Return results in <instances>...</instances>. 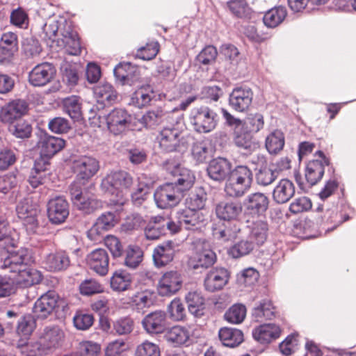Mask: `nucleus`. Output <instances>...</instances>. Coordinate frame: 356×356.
<instances>
[{"label":"nucleus","mask_w":356,"mask_h":356,"mask_svg":"<svg viewBox=\"0 0 356 356\" xmlns=\"http://www.w3.org/2000/svg\"><path fill=\"white\" fill-rule=\"evenodd\" d=\"M117 211L103 212L96 220L89 234L103 235L104 232L112 229L118 223Z\"/></svg>","instance_id":"c9c22d12"},{"label":"nucleus","mask_w":356,"mask_h":356,"mask_svg":"<svg viewBox=\"0 0 356 356\" xmlns=\"http://www.w3.org/2000/svg\"><path fill=\"white\" fill-rule=\"evenodd\" d=\"M284 144V134L279 129H275L270 132L265 141L266 148L270 154H277L283 149Z\"/></svg>","instance_id":"864d4df0"},{"label":"nucleus","mask_w":356,"mask_h":356,"mask_svg":"<svg viewBox=\"0 0 356 356\" xmlns=\"http://www.w3.org/2000/svg\"><path fill=\"white\" fill-rule=\"evenodd\" d=\"M70 214V205L63 196L50 199L47 204V215L49 221L54 225L64 223Z\"/></svg>","instance_id":"f3484780"},{"label":"nucleus","mask_w":356,"mask_h":356,"mask_svg":"<svg viewBox=\"0 0 356 356\" xmlns=\"http://www.w3.org/2000/svg\"><path fill=\"white\" fill-rule=\"evenodd\" d=\"M259 277V272L255 268L249 267L237 274L236 282L240 286H251L257 282Z\"/></svg>","instance_id":"0e129e2a"},{"label":"nucleus","mask_w":356,"mask_h":356,"mask_svg":"<svg viewBox=\"0 0 356 356\" xmlns=\"http://www.w3.org/2000/svg\"><path fill=\"white\" fill-rule=\"evenodd\" d=\"M269 203V198L265 193L261 192L250 193L243 202L245 214L252 218L264 216L268 209Z\"/></svg>","instance_id":"2eb2a0df"},{"label":"nucleus","mask_w":356,"mask_h":356,"mask_svg":"<svg viewBox=\"0 0 356 356\" xmlns=\"http://www.w3.org/2000/svg\"><path fill=\"white\" fill-rule=\"evenodd\" d=\"M17 152L8 147H0V170H6L16 163Z\"/></svg>","instance_id":"69168bd1"},{"label":"nucleus","mask_w":356,"mask_h":356,"mask_svg":"<svg viewBox=\"0 0 356 356\" xmlns=\"http://www.w3.org/2000/svg\"><path fill=\"white\" fill-rule=\"evenodd\" d=\"M234 143L244 155L251 154L259 148V143L253 138V134L241 127L234 131Z\"/></svg>","instance_id":"e433bc0d"},{"label":"nucleus","mask_w":356,"mask_h":356,"mask_svg":"<svg viewBox=\"0 0 356 356\" xmlns=\"http://www.w3.org/2000/svg\"><path fill=\"white\" fill-rule=\"evenodd\" d=\"M281 328L275 323H264L252 330L254 339L262 344H268L280 337Z\"/></svg>","instance_id":"f704fd0d"},{"label":"nucleus","mask_w":356,"mask_h":356,"mask_svg":"<svg viewBox=\"0 0 356 356\" xmlns=\"http://www.w3.org/2000/svg\"><path fill=\"white\" fill-rule=\"evenodd\" d=\"M154 97L155 95L152 86H142L132 94L129 104L141 108L147 106Z\"/></svg>","instance_id":"37998d69"},{"label":"nucleus","mask_w":356,"mask_h":356,"mask_svg":"<svg viewBox=\"0 0 356 356\" xmlns=\"http://www.w3.org/2000/svg\"><path fill=\"white\" fill-rule=\"evenodd\" d=\"M227 6L232 14L240 19H251L252 10L245 0H229Z\"/></svg>","instance_id":"6e6d98bb"},{"label":"nucleus","mask_w":356,"mask_h":356,"mask_svg":"<svg viewBox=\"0 0 356 356\" xmlns=\"http://www.w3.org/2000/svg\"><path fill=\"white\" fill-rule=\"evenodd\" d=\"M229 271L224 267L216 266L210 270L204 278V285L209 292L221 290L229 282Z\"/></svg>","instance_id":"a878e982"},{"label":"nucleus","mask_w":356,"mask_h":356,"mask_svg":"<svg viewBox=\"0 0 356 356\" xmlns=\"http://www.w3.org/2000/svg\"><path fill=\"white\" fill-rule=\"evenodd\" d=\"M252 163L255 165L253 175L257 185L267 186L277 179V172L275 170H273L264 154H258L254 156Z\"/></svg>","instance_id":"ddd939ff"},{"label":"nucleus","mask_w":356,"mask_h":356,"mask_svg":"<svg viewBox=\"0 0 356 356\" xmlns=\"http://www.w3.org/2000/svg\"><path fill=\"white\" fill-rule=\"evenodd\" d=\"M65 337L63 330L58 325L44 327L40 341L31 346V356H44L62 346Z\"/></svg>","instance_id":"39448f33"},{"label":"nucleus","mask_w":356,"mask_h":356,"mask_svg":"<svg viewBox=\"0 0 356 356\" xmlns=\"http://www.w3.org/2000/svg\"><path fill=\"white\" fill-rule=\"evenodd\" d=\"M63 108L74 121L79 122L82 120V111L81 97L76 95H71L63 99Z\"/></svg>","instance_id":"a18cd8bd"},{"label":"nucleus","mask_w":356,"mask_h":356,"mask_svg":"<svg viewBox=\"0 0 356 356\" xmlns=\"http://www.w3.org/2000/svg\"><path fill=\"white\" fill-rule=\"evenodd\" d=\"M207 201V193L203 187L195 188L185 199V208L177 211L179 222L187 229H193L203 222L202 210Z\"/></svg>","instance_id":"f257e3e1"},{"label":"nucleus","mask_w":356,"mask_h":356,"mask_svg":"<svg viewBox=\"0 0 356 356\" xmlns=\"http://www.w3.org/2000/svg\"><path fill=\"white\" fill-rule=\"evenodd\" d=\"M87 261L90 269L97 274L103 276L108 273L109 257L105 249H95L88 255Z\"/></svg>","instance_id":"72a5a7b5"},{"label":"nucleus","mask_w":356,"mask_h":356,"mask_svg":"<svg viewBox=\"0 0 356 356\" xmlns=\"http://www.w3.org/2000/svg\"><path fill=\"white\" fill-rule=\"evenodd\" d=\"M243 211L241 202L234 201H222L215 207V213L220 221L227 224H236Z\"/></svg>","instance_id":"4be33fe9"},{"label":"nucleus","mask_w":356,"mask_h":356,"mask_svg":"<svg viewBox=\"0 0 356 356\" xmlns=\"http://www.w3.org/2000/svg\"><path fill=\"white\" fill-rule=\"evenodd\" d=\"M83 182L75 180L70 185L67 193L74 208L83 213L90 214L96 209L98 203L95 199L83 193Z\"/></svg>","instance_id":"1a4fd4ad"},{"label":"nucleus","mask_w":356,"mask_h":356,"mask_svg":"<svg viewBox=\"0 0 356 356\" xmlns=\"http://www.w3.org/2000/svg\"><path fill=\"white\" fill-rule=\"evenodd\" d=\"M6 252V256L1 257L3 268H9L10 272L15 273L22 268L29 266L33 262L31 250L24 247L18 248L17 242L3 246Z\"/></svg>","instance_id":"0eeeda50"},{"label":"nucleus","mask_w":356,"mask_h":356,"mask_svg":"<svg viewBox=\"0 0 356 356\" xmlns=\"http://www.w3.org/2000/svg\"><path fill=\"white\" fill-rule=\"evenodd\" d=\"M188 312L196 317L202 316L204 310V298L197 291H189L185 296Z\"/></svg>","instance_id":"49530a36"},{"label":"nucleus","mask_w":356,"mask_h":356,"mask_svg":"<svg viewBox=\"0 0 356 356\" xmlns=\"http://www.w3.org/2000/svg\"><path fill=\"white\" fill-rule=\"evenodd\" d=\"M217 260L216 253L210 248H196V252L188 261V268L195 273H202L211 267Z\"/></svg>","instance_id":"aec40b11"},{"label":"nucleus","mask_w":356,"mask_h":356,"mask_svg":"<svg viewBox=\"0 0 356 356\" xmlns=\"http://www.w3.org/2000/svg\"><path fill=\"white\" fill-rule=\"evenodd\" d=\"M34 314L21 316L16 321V331L18 334L23 336L30 335L35 327Z\"/></svg>","instance_id":"680f3d73"},{"label":"nucleus","mask_w":356,"mask_h":356,"mask_svg":"<svg viewBox=\"0 0 356 356\" xmlns=\"http://www.w3.org/2000/svg\"><path fill=\"white\" fill-rule=\"evenodd\" d=\"M240 231L241 228L236 224L223 222L222 227L215 229L214 235L218 240L226 242L235 238Z\"/></svg>","instance_id":"e2e57ef3"},{"label":"nucleus","mask_w":356,"mask_h":356,"mask_svg":"<svg viewBox=\"0 0 356 356\" xmlns=\"http://www.w3.org/2000/svg\"><path fill=\"white\" fill-rule=\"evenodd\" d=\"M183 277L181 272L171 270L165 272L159 280L158 294L163 297H170L176 294L182 287Z\"/></svg>","instance_id":"a211bd4d"},{"label":"nucleus","mask_w":356,"mask_h":356,"mask_svg":"<svg viewBox=\"0 0 356 356\" xmlns=\"http://www.w3.org/2000/svg\"><path fill=\"white\" fill-rule=\"evenodd\" d=\"M135 356H161V349L158 344L146 340L137 346Z\"/></svg>","instance_id":"774afa93"},{"label":"nucleus","mask_w":356,"mask_h":356,"mask_svg":"<svg viewBox=\"0 0 356 356\" xmlns=\"http://www.w3.org/2000/svg\"><path fill=\"white\" fill-rule=\"evenodd\" d=\"M264 116L260 113H249L247 117L242 120L241 128L252 134L258 133L264 128Z\"/></svg>","instance_id":"13d9d810"},{"label":"nucleus","mask_w":356,"mask_h":356,"mask_svg":"<svg viewBox=\"0 0 356 356\" xmlns=\"http://www.w3.org/2000/svg\"><path fill=\"white\" fill-rule=\"evenodd\" d=\"M252 316L256 321L272 319L275 316V307L272 301L268 298H264L257 302L252 308Z\"/></svg>","instance_id":"79ce46f5"},{"label":"nucleus","mask_w":356,"mask_h":356,"mask_svg":"<svg viewBox=\"0 0 356 356\" xmlns=\"http://www.w3.org/2000/svg\"><path fill=\"white\" fill-rule=\"evenodd\" d=\"M295 194V186L288 179H282L273 191V200L277 204H284L289 202Z\"/></svg>","instance_id":"58836bf2"},{"label":"nucleus","mask_w":356,"mask_h":356,"mask_svg":"<svg viewBox=\"0 0 356 356\" xmlns=\"http://www.w3.org/2000/svg\"><path fill=\"white\" fill-rule=\"evenodd\" d=\"M88 120L97 127L106 124L111 133L119 135L131 128L133 117L126 109L115 108L108 112L105 109L103 112L89 115Z\"/></svg>","instance_id":"f03ea898"},{"label":"nucleus","mask_w":356,"mask_h":356,"mask_svg":"<svg viewBox=\"0 0 356 356\" xmlns=\"http://www.w3.org/2000/svg\"><path fill=\"white\" fill-rule=\"evenodd\" d=\"M36 135L37 147L42 156L51 159L65 147L66 140L60 137L51 136L45 130L39 129Z\"/></svg>","instance_id":"9b49d317"},{"label":"nucleus","mask_w":356,"mask_h":356,"mask_svg":"<svg viewBox=\"0 0 356 356\" xmlns=\"http://www.w3.org/2000/svg\"><path fill=\"white\" fill-rule=\"evenodd\" d=\"M73 170L76 174V180L85 184L99 170V161L91 156H81L73 161Z\"/></svg>","instance_id":"dca6fc26"},{"label":"nucleus","mask_w":356,"mask_h":356,"mask_svg":"<svg viewBox=\"0 0 356 356\" xmlns=\"http://www.w3.org/2000/svg\"><path fill=\"white\" fill-rule=\"evenodd\" d=\"M61 36L60 45H63L66 49L68 54L77 56L81 54L80 40L77 32L74 30L72 22L65 21L61 29Z\"/></svg>","instance_id":"bb28decb"},{"label":"nucleus","mask_w":356,"mask_h":356,"mask_svg":"<svg viewBox=\"0 0 356 356\" xmlns=\"http://www.w3.org/2000/svg\"><path fill=\"white\" fill-rule=\"evenodd\" d=\"M287 11L284 6H275L265 13L263 17L264 25L268 28H275L285 19Z\"/></svg>","instance_id":"8fccbe9b"},{"label":"nucleus","mask_w":356,"mask_h":356,"mask_svg":"<svg viewBox=\"0 0 356 356\" xmlns=\"http://www.w3.org/2000/svg\"><path fill=\"white\" fill-rule=\"evenodd\" d=\"M175 248L176 244L171 240L163 241L155 247L152 254L154 265L160 268L171 262L175 257Z\"/></svg>","instance_id":"2f4dec72"},{"label":"nucleus","mask_w":356,"mask_h":356,"mask_svg":"<svg viewBox=\"0 0 356 356\" xmlns=\"http://www.w3.org/2000/svg\"><path fill=\"white\" fill-rule=\"evenodd\" d=\"M253 96V92L249 86L246 85L236 86L229 94V105L237 112H244L251 105Z\"/></svg>","instance_id":"412c9836"},{"label":"nucleus","mask_w":356,"mask_h":356,"mask_svg":"<svg viewBox=\"0 0 356 356\" xmlns=\"http://www.w3.org/2000/svg\"><path fill=\"white\" fill-rule=\"evenodd\" d=\"M27 102L22 99H15L5 104L0 110V120L4 124L12 123L20 120L29 111Z\"/></svg>","instance_id":"6ab92c4d"},{"label":"nucleus","mask_w":356,"mask_h":356,"mask_svg":"<svg viewBox=\"0 0 356 356\" xmlns=\"http://www.w3.org/2000/svg\"><path fill=\"white\" fill-rule=\"evenodd\" d=\"M93 92L97 99V103L90 108L89 115L103 112L106 108H109L118 101V92L114 87L108 83L96 86Z\"/></svg>","instance_id":"9d476101"},{"label":"nucleus","mask_w":356,"mask_h":356,"mask_svg":"<svg viewBox=\"0 0 356 356\" xmlns=\"http://www.w3.org/2000/svg\"><path fill=\"white\" fill-rule=\"evenodd\" d=\"M325 166L318 161H309L305 167V177L309 187H312L319 182L325 173Z\"/></svg>","instance_id":"c03bdc74"},{"label":"nucleus","mask_w":356,"mask_h":356,"mask_svg":"<svg viewBox=\"0 0 356 356\" xmlns=\"http://www.w3.org/2000/svg\"><path fill=\"white\" fill-rule=\"evenodd\" d=\"M8 124V131L17 138L27 139L31 136L32 124L26 120L20 119Z\"/></svg>","instance_id":"3c124183"},{"label":"nucleus","mask_w":356,"mask_h":356,"mask_svg":"<svg viewBox=\"0 0 356 356\" xmlns=\"http://www.w3.org/2000/svg\"><path fill=\"white\" fill-rule=\"evenodd\" d=\"M17 283L22 284L24 287L31 286L35 284L40 283L42 281V276L40 272L35 269L31 268L29 266H26L17 270Z\"/></svg>","instance_id":"de8ad7c7"},{"label":"nucleus","mask_w":356,"mask_h":356,"mask_svg":"<svg viewBox=\"0 0 356 356\" xmlns=\"http://www.w3.org/2000/svg\"><path fill=\"white\" fill-rule=\"evenodd\" d=\"M170 174L173 177V180L170 183L182 193L191 189L195 181L193 172L180 165H176L170 171Z\"/></svg>","instance_id":"7c9ffc66"},{"label":"nucleus","mask_w":356,"mask_h":356,"mask_svg":"<svg viewBox=\"0 0 356 356\" xmlns=\"http://www.w3.org/2000/svg\"><path fill=\"white\" fill-rule=\"evenodd\" d=\"M124 252V264L131 269H136L142 262L143 252L137 245H128Z\"/></svg>","instance_id":"4d7b16f0"},{"label":"nucleus","mask_w":356,"mask_h":356,"mask_svg":"<svg viewBox=\"0 0 356 356\" xmlns=\"http://www.w3.org/2000/svg\"><path fill=\"white\" fill-rule=\"evenodd\" d=\"M246 312V307L244 305L236 303L225 312L224 318L230 323L240 324L244 321Z\"/></svg>","instance_id":"052dcab7"},{"label":"nucleus","mask_w":356,"mask_h":356,"mask_svg":"<svg viewBox=\"0 0 356 356\" xmlns=\"http://www.w3.org/2000/svg\"><path fill=\"white\" fill-rule=\"evenodd\" d=\"M165 113L161 108L147 111L140 120V122L147 129H154L162 121Z\"/></svg>","instance_id":"bf43d9fd"},{"label":"nucleus","mask_w":356,"mask_h":356,"mask_svg":"<svg viewBox=\"0 0 356 356\" xmlns=\"http://www.w3.org/2000/svg\"><path fill=\"white\" fill-rule=\"evenodd\" d=\"M68 309L65 300L60 299L55 291H48L35 301L32 311L36 319L44 320L53 312L59 314L61 310L66 313Z\"/></svg>","instance_id":"423d86ee"},{"label":"nucleus","mask_w":356,"mask_h":356,"mask_svg":"<svg viewBox=\"0 0 356 356\" xmlns=\"http://www.w3.org/2000/svg\"><path fill=\"white\" fill-rule=\"evenodd\" d=\"M253 180L252 170L247 165H238L232 168L225 191L230 197H241L250 188Z\"/></svg>","instance_id":"20e7f679"},{"label":"nucleus","mask_w":356,"mask_h":356,"mask_svg":"<svg viewBox=\"0 0 356 356\" xmlns=\"http://www.w3.org/2000/svg\"><path fill=\"white\" fill-rule=\"evenodd\" d=\"M165 340L174 347L184 344L189 339L188 332L181 326H174L164 334Z\"/></svg>","instance_id":"603ef678"},{"label":"nucleus","mask_w":356,"mask_h":356,"mask_svg":"<svg viewBox=\"0 0 356 356\" xmlns=\"http://www.w3.org/2000/svg\"><path fill=\"white\" fill-rule=\"evenodd\" d=\"M167 312L172 321H180L186 318V309L179 298H175L170 302L168 305Z\"/></svg>","instance_id":"338daca9"},{"label":"nucleus","mask_w":356,"mask_h":356,"mask_svg":"<svg viewBox=\"0 0 356 356\" xmlns=\"http://www.w3.org/2000/svg\"><path fill=\"white\" fill-rule=\"evenodd\" d=\"M232 168V162L226 158L218 156L209 161L207 172L210 179L221 183L227 181Z\"/></svg>","instance_id":"393cba45"},{"label":"nucleus","mask_w":356,"mask_h":356,"mask_svg":"<svg viewBox=\"0 0 356 356\" xmlns=\"http://www.w3.org/2000/svg\"><path fill=\"white\" fill-rule=\"evenodd\" d=\"M248 237L257 246L262 245L268 236V224L267 221L258 220L248 226Z\"/></svg>","instance_id":"ea45409f"},{"label":"nucleus","mask_w":356,"mask_h":356,"mask_svg":"<svg viewBox=\"0 0 356 356\" xmlns=\"http://www.w3.org/2000/svg\"><path fill=\"white\" fill-rule=\"evenodd\" d=\"M56 72L52 63H42L35 66L29 72V83L34 86H43L49 83Z\"/></svg>","instance_id":"cd10ccee"},{"label":"nucleus","mask_w":356,"mask_h":356,"mask_svg":"<svg viewBox=\"0 0 356 356\" xmlns=\"http://www.w3.org/2000/svg\"><path fill=\"white\" fill-rule=\"evenodd\" d=\"M134 179L131 173L126 170H115L108 174L101 183L102 190L106 194L115 196L113 200L116 206L122 208L124 204V196L134 185Z\"/></svg>","instance_id":"7ed1b4c3"},{"label":"nucleus","mask_w":356,"mask_h":356,"mask_svg":"<svg viewBox=\"0 0 356 356\" xmlns=\"http://www.w3.org/2000/svg\"><path fill=\"white\" fill-rule=\"evenodd\" d=\"M255 244L248 237L239 240L234 243L227 250L228 254L234 259H238L249 254L254 248Z\"/></svg>","instance_id":"5fc2aeb1"},{"label":"nucleus","mask_w":356,"mask_h":356,"mask_svg":"<svg viewBox=\"0 0 356 356\" xmlns=\"http://www.w3.org/2000/svg\"><path fill=\"white\" fill-rule=\"evenodd\" d=\"M70 259L65 252L48 254L43 261L44 268L50 272L62 271L70 266Z\"/></svg>","instance_id":"4c0bfd02"},{"label":"nucleus","mask_w":356,"mask_h":356,"mask_svg":"<svg viewBox=\"0 0 356 356\" xmlns=\"http://www.w3.org/2000/svg\"><path fill=\"white\" fill-rule=\"evenodd\" d=\"M113 75L118 83L122 86H131L138 80L136 69L129 62H120L113 69Z\"/></svg>","instance_id":"473e14b6"},{"label":"nucleus","mask_w":356,"mask_h":356,"mask_svg":"<svg viewBox=\"0 0 356 356\" xmlns=\"http://www.w3.org/2000/svg\"><path fill=\"white\" fill-rule=\"evenodd\" d=\"M132 276L125 270L119 269L114 272L111 278V287L115 291H124L129 289Z\"/></svg>","instance_id":"09e8293b"},{"label":"nucleus","mask_w":356,"mask_h":356,"mask_svg":"<svg viewBox=\"0 0 356 356\" xmlns=\"http://www.w3.org/2000/svg\"><path fill=\"white\" fill-rule=\"evenodd\" d=\"M50 159V158L42 156L40 154L39 157L35 159L28 179L29 184L33 188L44 184L49 179Z\"/></svg>","instance_id":"5701e85b"},{"label":"nucleus","mask_w":356,"mask_h":356,"mask_svg":"<svg viewBox=\"0 0 356 356\" xmlns=\"http://www.w3.org/2000/svg\"><path fill=\"white\" fill-rule=\"evenodd\" d=\"M83 66L79 63L64 60L60 63V72L62 80L69 88L78 85L83 77Z\"/></svg>","instance_id":"c85d7f7f"},{"label":"nucleus","mask_w":356,"mask_h":356,"mask_svg":"<svg viewBox=\"0 0 356 356\" xmlns=\"http://www.w3.org/2000/svg\"><path fill=\"white\" fill-rule=\"evenodd\" d=\"M218 337L224 346L235 348L238 346L244 340L243 333L241 330L224 327L219 330Z\"/></svg>","instance_id":"a19ab883"},{"label":"nucleus","mask_w":356,"mask_h":356,"mask_svg":"<svg viewBox=\"0 0 356 356\" xmlns=\"http://www.w3.org/2000/svg\"><path fill=\"white\" fill-rule=\"evenodd\" d=\"M183 193L170 182L160 186L154 193L156 206L162 209L176 206L180 202Z\"/></svg>","instance_id":"4468645a"},{"label":"nucleus","mask_w":356,"mask_h":356,"mask_svg":"<svg viewBox=\"0 0 356 356\" xmlns=\"http://www.w3.org/2000/svg\"><path fill=\"white\" fill-rule=\"evenodd\" d=\"M181 131L173 127H164L159 134V147L162 152H180L181 149Z\"/></svg>","instance_id":"b1692460"},{"label":"nucleus","mask_w":356,"mask_h":356,"mask_svg":"<svg viewBox=\"0 0 356 356\" xmlns=\"http://www.w3.org/2000/svg\"><path fill=\"white\" fill-rule=\"evenodd\" d=\"M189 120L194 131L199 134H208L216 129L219 117L214 109L201 105L191 109Z\"/></svg>","instance_id":"6e6552de"},{"label":"nucleus","mask_w":356,"mask_h":356,"mask_svg":"<svg viewBox=\"0 0 356 356\" xmlns=\"http://www.w3.org/2000/svg\"><path fill=\"white\" fill-rule=\"evenodd\" d=\"M141 323L148 334L163 333L167 330L166 314L161 310L151 312L143 318Z\"/></svg>","instance_id":"c756f323"},{"label":"nucleus","mask_w":356,"mask_h":356,"mask_svg":"<svg viewBox=\"0 0 356 356\" xmlns=\"http://www.w3.org/2000/svg\"><path fill=\"white\" fill-rule=\"evenodd\" d=\"M16 212L18 217L24 220V225L26 227V229L35 232L38 227L39 205L31 198H24L17 203Z\"/></svg>","instance_id":"f8f14e48"}]
</instances>
